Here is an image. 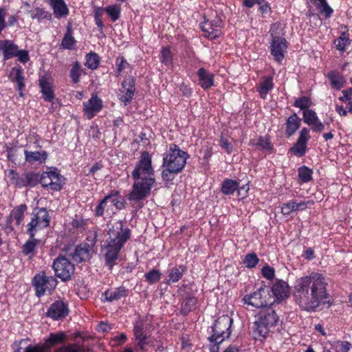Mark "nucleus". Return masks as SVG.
<instances>
[{"mask_svg":"<svg viewBox=\"0 0 352 352\" xmlns=\"http://www.w3.org/2000/svg\"><path fill=\"white\" fill-rule=\"evenodd\" d=\"M326 277L318 272L296 279L294 297L299 307L305 311H314L328 298Z\"/></svg>","mask_w":352,"mask_h":352,"instance_id":"nucleus-1","label":"nucleus"},{"mask_svg":"<svg viewBox=\"0 0 352 352\" xmlns=\"http://www.w3.org/2000/svg\"><path fill=\"white\" fill-rule=\"evenodd\" d=\"M134 183L127 195L133 207L142 208V201L147 198L155 184L152 158L148 152H143L131 173Z\"/></svg>","mask_w":352,"mask_h":352,"instance_id":"nucleus-2","label":"nucleus"},{"mask_svg":"<svg viewBox=\"0 0 352 352\" xmlns=\"http://www.w3.org/2000/svg\"><path fill=\"white\" fill-rule=\"evenodd\" d=\"M108 234L109 237L101 249V254L106 266L111 270L117 264L120 252L130 238L131 231L129 228H124L122 222H118L109 229Z\"/></svg>","mask_w":352,"mask_h":352,"instance_id":"nucleus-3","label":"nucleus"},{"mask_svg":"<svg viewBox=\"0 0 352 352\" xmlns=\"http://www.w3.org/2000/svg\"><path fill=\"white\" fill-rule=\"evenodd\" d=\"M67 338L66 333L62 331L52 333L43 343L28 344V340L21 339L12 344L14 352H50L51 348L63 343Z\"/></svg>","mask_w":352,"mask_h":352,"instance_id":"nucleus-4","label":"nucleus"},{"mask_svg":"<svg viewBox=\"0 0 352 352\" xmlns=\"http://www.w3.org/2000/svg\"><path fill=\"white\" fill-rule=\"evenodd\" d=\"M232 322V318L228 315H223L216 320L212 327L213 333L208 338L210 352H219V345L231 334Z\"/></svg>","mask_w":352,"mask_h":352,"instance_id":"nucleus-5","label":"nucleus"},{"mask_svg":"<svg viewBox=\"0 0 352 352\" xmlns=\"http://www.w3.org/2000/svg\"><path fill=\"white\" fill-rule=\"evenodd\" d=\"M279 322V318L275 311L268 307L259 313L257 320L253 324V333L256 338H264L269 333L270 329Z\"/></svg>","mask_w":352,"mask_h":352,"instance_id":"nucleus-6","label":"nucleus"},{"mask_svg":"<svg viewBox=\"0 0 352 352\" xmlns=\"http://www.w3.org/2000/svg\"><path fill=\"white\" fill-rule=\"evenodd\" d=\"M188 157L186 152L180 149L177 145L172 144L164 155L162 166L169 167L180 173L184 168Z\"/></svg>","mask_w":352,"mask_h":352,"instance_id":"nucleus-7","label":"nucleus"},{"mask_svg":"<svg viewBox=\"0 0 352 352\" xmlns=\"http://www.w3.org/2000/svg\"><path fill=\"white\" fill-rule=\"evenodd\" d=\"M50 217L45 208H36L32 214L30 222L28 224L27 234L34 238L36 234L50 226Z\"/></svg>","mask_w":352,"mask_h":352,"instance_id":"nucleus-8","label":"nucleus"},{"mask_svg":"<svg viewBox=\"0 0 352 352\" xmlns=\"http://www.w3.org/2000/svg\"><path fill=\"white\" fill-rule=\"evenodd\" d=\"M278 25L274 23L272 25L270 34L271 36L270 41V53L274 59L278 63H281L285 57L287 50L288 48V43L284 37L277 36L276 30Z\"/></svg>","mask_w":352,"mask_h":352,"instance_id":"nucleus-9","label":"nucleus"},{"mask_svg":"<svg viewBox=\"0 0 352 352\" xmlns=\"http://www.w3.org/2000/svg\"><path fill=\"white\" fill-rule=\"evenodd\" d=\"M272 296L270 294V288L267 286H261L256 291L250 294H246L243 298L244 304L259 309L271 305Z\"/></svg>","mask_w":352,"mask_h":352,"instance_id":"nucleus-10","label":"nucleus"},{"mask_svg":"<svg viewBox=\"0 0 352 352\" xmlns=\"http://www.w3.org/2000/svg\"><path fill=\"white\" fill-rule=\"evenodd\" d=\"M39 182L47 190L60 191L65 184V178L56 168H51L41 174Z\"/></svg>","mask_w":352,"mask_h":352,"instance_id":"nucleus-11","label":"nucleus"},{"mask_svg":"<svg viewBox=\"0 0 352 352\" xmlns=\"http://www.w3.org/2000/svg\"><path fill=\"white\" fill-rule=\"evenodd\" d=\"M150 335V324L146 320L139 318L134 322L133 336L138 349L145 350L146 346L149 343Z\"/></svg>","mask_w":352,"mask_h":352,"instance_id":"nucleus-12","label":"nucleus"},{"mask_svg":"<svg viewBox=\"0 0 352 352\" xmlns=\"http://www.w3.org/2000/svg\"><path fill=\"white\" fill-rule=\"evenodd\" d=\"M32 285L35 294L38 297L43 296L47 291H52L57 285L56 279L52 276H47L45 272L36 274L32 278Z\"/></svg>","mask_w":352,"mask_h":352,"instance_id":"nucleus-13","label":"nucleus"},{"mask_svg":"<svg viewBox=\"0 0 352 352\" xmlns=\"http://www.w3.org/2000/svg\"><path fill=\"white\" fill-rule=\"evenodd\" d=\"M52 267L55 275L63 281L69 280L75 271L74 265L63 256H59L54 261Z\"/></svg>","mask_w":352,"mask_h":352,"instance_id":"nucleus-14","label":"nucleus"},{"mask_svg":"<svg viewBox=\"0 0 352 352\" xmlns=\"http://www.w3.org/2000/svg\"><path fill=\"white\" fill-rule=\"evenodd\" d=\"M8 176L12 184H15L19 188L33 187L39 182L38 175L34 172L25 173L19 176L16 170L10 169Z\"/></svg>","mask_w":352,"mask_h":352,"instance_id":"nucleus-15","label":"nucleus"},{"mask_svg":"<svg viewBox=\"0 0 352 352\" xmlns=\"http://www.w3.org/2000/svg\"><path fill=\"white\" fill-rule=\"evenodd\" d=\"M134 92L135 80L133 78H127L122 82V87L120 89L119 100L126 106L131 102L134 96Z\"/></svg>","mask_w":352,"mask_h":352,"instance_id":"nucleus-16","label":"nucleus"},{"mask_svg":"<svg viewBox=\"0 0 352 352\" xmlns=\"http://www.w3.org/2000/svg\"><path fill=\"white\" fill-rule=\"evenodd\" d=\"M103 108V102L96 95H92L87 102H83V113L89 120L92 119Z\"/></svg>","mask_w":352,"mask_h":352,"instance_id":"nucleus-17","label":"nucleus"},{"mask_svg":"<svg viewBox=\"0 0 352 352\" xmlns=\"http://www.w3.org/2000/svg\"><path fill=\"white\" fill-rule=\"evenodd\" d=\"M68 313V305L62 300H56L50 305L46 314L54 320H60L66 317Z\"/></svg>","mask_w":352,"mask_h":352,"instance_id":"nucleus-18","label":"nucleus"},{"mask_svg":"<svg viewBox=\"0 0 352 352\" xmlns=\"http://www.w3.org/2000/svg\"><path fill=\"white\" fill-rule=\"evenodd\" d=\"M93 245L87 243H80L77 245L72 253L69 256L73 261L76 263H81L87 261L91 257Z\"/></svg>","mask_w":352,"mask_h":352,"instance_id":"nucleus-19","label":"nucleus"},{"mask_svg":"<svg viewBox=\"0 0 352 352\" xmlns=\"http://www.w3.org/2000/svg\"><path fill=\"white\" fill-rule=\"evenodd\" d=\"M8 78L11 82L16 84V89L19 92V95L20 97H23V91L25 84L23 69L21 66L16 65L12 67L8 74Z\"/></svg>","mask_w":352,"mask_h":352,"instance_id":"nucleus-20","label":"nucleus"},{"mask_svg":"<svg viewBox=\"0 0 352 352\" xmlns=\"http://www.w3.org/2000/svg\"><path fill=\"white\" fill-rule=\"evenodd\" d=\"M38 85L42 93V98L45 101L52 102L55 98L52 79L47 76H40Z\"/></svg>","mask_w":352,"mask_h":352,"instance_id":"nucleus-21","label":"nucleus"},{"mask_svg":"<svg viewBox=\"0 0 352 352\" xmlns=\"http://www.w3.org/2000/svg\"><path fill=\"white\" fill-rule=\"evenodd\" d=\"M0 50L3 53V59L6 60L16 56L19 47L11 40H2L0 41Z\"/></svg>","mask_w":352,"mask_h":352,"instance_id":"nucleus-22","label":"nucleus"},{"mask_svg":"<svg viewBox=\"0 0 352 352\" xmlns=\"http://www.w3.org/2000/svg\"><path fill=\"white\" fill-rule=\"evenodd\" d=\"M26 210L27 206L25 204H21L13 209L7 219V228H11V223L14 221L16 226H19L23 220Z\"/></svg>","mask_w":352,"mask_h":352,"instance_id":"nucleus-23","label":"nucleus"},{"mask_svg":"<svg viewBox=\"0 0 352 352\" xmlns=\"http://www.w3.org/2000/svg\"><path fill=\"white\" fill-rule=\"evenodd\" d=\"M24 155L25 162L31 164H44L48 157V154L45 151H30L25 150Z\"/></svg>","mask_w":352,"mask_h":352,"instance_id":"nucleus-24","label":"nucleus"},{"mask_svg":"<svg viewBox=\"0 0 352 352\" xmlns=\"http://www.w3.org/2000/svg\"><path fill=\"white\" fill-rule=\"evenodd\" d=\"M199 85L204 89H208L214 85V74L204 67L197 71Z\"/></svg>","mask_w":352,"mask_h":352,"instance_id":"nucleus-25","label":"nucleus"},{"mask_svg":"<svg viewBox=\"0 0 352 352\" xmlns=\"http://www.w3.org/2000/svg\"><path fill=\"white\" fill-rule=\"evenodd\" d=\"M119 194L120 192L118 190H111L109 194L106 195L102 200H100V201L93 210L95 217H102L104 214V212H107L109 210L107 203L110 201L111 198L114 197H118Z\"/></svg>","mask_w":352,"mask_h":352,"instance_id":"nucleus-26","label":"nucleus"},{"mask_svg":"<svg viewBox=\"0 0 352 352\" xmlns=\"http://www.w3.org/2000/svg\"><path fill=\"white\" fill-rule=\"evenodd\" d=\"M277 300H283L289 296V285L283 280H278L270 289Z\"/></svg>","mask_w":352,"mask_h":352,"instance_id":"nucleus-27","label":"nucleus"},{"mask_svg":"<svg viewBox=\"0 0 352 352\" xmlns=\"http://www.w3.org/2000/svg\"><path fill=\"white\" fill-rule=\"evenodd\" d=\"M128 290L124 287H120L113 289L105 291L102 297L108 302L118 300L126 296Z\"/></svg>","mask_w":352,"mask_h":352,"instance_id":"nucleus-28","label":"nucleus"},{"mask_svg":"<svg viewBox=\"0 0 352 352\" xmlns=\"http://www.w3.org/2000/svg\"><path fill=\"white\" fill-rule=\"evenodd\" d=\"M273 79L272 76H265L262 77L261 83L257 87V91L262 99H265L268 93L274 89V84Z\"/></svg>","mask_w":352,"mask_h":352,"instance_id":"nucleus-29","label":"nucleus"},{"mask_svg":"<svg viewBox=\"0 0 352 352\" xmlns=\"http://www.w3.org/2000/svg\"><path fill=\"white\" fill-rule=\"evenodd\" d=\"M56 18L65 17L69 14V9L64 0H47Z\"/></svg>","mask_w":352,"mask_h":352,"instance_id":"nucleus-30","label":"nucleus"},{"mask_svg":"<svg viewBox=\"0 0 352 352\" xmlns=\"http://www.w3.org/2000/svg\"><path fill=\"white\" fill-rule=\"evenodd\" d=\"M197 303V298L192 294H188L181 304L180 312L183 316L188 315L195 309Z\"/></svg>","mask_w":352,"mask_h":352,"instance_id":"nucleus-31","label":"nucleus"},{"mask_svg":"<svg viewBox=\"0 0 352 352\" xmlns=\"http://www.w3.org/2000/svg\"><path fill=\"white\" fill-rule=\"evenodd\" d=\"M301 124V120L296 113L291 115L286 121V134L289 136L293 135L299 129Z\"/></svg>","mask_w":352,"mask_h":352,"instance_id":"nucleus-32","label":"nucleus"},{"mask_svg":"<svg viewBox=\"0 0 352 352\" xmlns=\"http://www.w3.org/2000/svg\"><path fill=\"white\" fill-rule=\"evenodd\" d=\"M201 30L204 33V36L210 39H214L219 38L221 34V31L219 28H214L209 23L208 20H205L200 25Z\"/></svg>","mask_w":352,"mask_h":352,"instance_id":"nucleus-33","label":"nucleus"},{"mask_svg":"<svg viewBox=\"0 0 352 352\" xmlns=\"http://www.w3.org/2000/svg\"><path fill=\"white\" fill-rule=\"evenodd\" d=\"M186 271V267L181 265L175 266L168 270V284L175 283L178 282L183 276L184 273Z\"/></svg>","mask_w":352,"mask_h":352,"instance_id":"nucleus-34","label":"nucleus"},{"mask_svg":"<svg viewBox=\"0 0 352 352\" xmlns=\"http://www.w3.org/2000/svg\"><path fill=\"white\" fill-rule=\"evenodd\" d=\"M333 44L338 51L344 52L351 44L349 34L347 31L342 32L338 38L334 40Z\"/></svg>","mask_w":352,"mask_h":352,"instance_id":"nucleus-35","label":"nucleus"},{"mask_svg":"<svg viewBox=\"0 0 352 352\" xmlns=\"http://www.w3.org/2000/svg\"><path fill=\"white\" fill-rule=\"evenodd\" d=\"M85 74L86 72L79 62L76 61L72 64V68L69 71V76L74 84L78 83L80 80L81 75Z\"/></svg>","mask_w":352,"mask_h":352,"instance_id":"nucleus-36","label":"nucleus"},{"mask_svg":"<svg viewBox=\"0 0 352 352\" xmlns=\"http://www.w3.org/2000/svg\"><path fill=\"white\" fill-rule=\"evenodd\" d=\"M315 5L320 14L324 15L326 19L331 16L333 10L328 4L327 0H310Z\"/></svg>","mask_w":352,"mask_h":352,"instance_id":"nucleus-37","label":"nucleus"},{"mask_svg":"<svg viewBox=\"0 0 352 352\" xmlns=\"http://www.w3.org/2000/svg\"><path fill=\"white\" fill-rule=\"evenodd\" d=\"M239 188V183L231 179H225L221 184V191L225 195H232Z\"/></svg>","mask_w":352,"mask_h":352,"instance_id":"nucleus-38","label":"nucleus"},{"mask_svg":"<svg viewBox=\"0 0 352 352\" xmlns=\"http://www.w3.org/2000/svg\"><path fill=\"white\" fill-rule=\"evenodd\" d=\"M76 44V41L72 35L71 26L67 28V32L62 40L60 47L65 50H73Z\"/></svg>","mask_w":352,"mask_h":352,"instance_id":"nucleus-39","label":"nucleus"},{"mask_svg":"<svg viewBox=\"0 0 352 352\" xmlns=\"http://www.w3.org/2000/svg\"><path fill=\"white\" fill-rule=\"evenodd\" d=\"M327 76L333 89L339 90L343 87L344 80L342 76L339 72L331 71L328 73Z\"/></svg>","mask_w":352,"mask_h":352,"instance_id":"nucleus-40","label":"nucleus"},{"mask_svg":"<svg viewBox=\"0 0 352 352\" xmlns=\"http://www.w3.org/2000/svg\"><path fill=\"white\" fill-rule=\"evenodd\" d=\"M160 60L161 63L167 67L168 69H173L174 67L173 54L168 47H163L162 48Z\"/></svg>","mask_w":352,"mask_h":352,"instance_id":"nucleus-41","label":"nucleus"},{"mask_svg":"<svg viewBox=\"0 0 352 352\" xmlns=\"http://www.w3.org/2000/svg\"><path fill=\"white\" fill-rule=\"evenodd\" d=\"M89 349L84 344L70 343L63 345L56 350V352H88Z\"/></svg>","mask_w":352,"mask_h":352,"instance_id":"nucleus-42","label":"nucleus"},{"mask_svg":"<svg viewBox=\"0 0 352 352\" xmlns=\"http://www.w3.org/2000/svg\"><path fill=\"white\" fill-rule=\"evenodd\" d=\"M251 144L262 151L272 149L270 140L267 136H260L257 140H252Z\"/></svg>","mask_w":352,"mask_h":352,"instance_id":"nucleus-43","label":"nucleus"},{"mask_svg":"<svg viewBox=\"0 0 352 352\" xmlns=\"http://www.w3.org/2000/svg\"><path fill=\"white\" fill-rule=\"evenodd\" d=\"M313 170L306 166L298 168V175L301 183H308L313 179Z\"/></svg>","mask_w":352,"mask_h":352,"instance_id":"nucleus-44","label":"nucleus"},{"mask_svg":"<svg viewBox=\"0 0 352 352\" xmlns=\"http://www.w3.org/2000/svg\"><path fill=\"white\" fill-rule=\"evenodd\" d=\"M104 12L113 22L118 20L121 15V7L119 4H113L104 7Z\"/></svg>","mask_w":352,"mask_h":352,"instance_id":"nucleus-45","label":"nucleus"},{"mask_svg":"<svg viewBox=\"0 0 352 352\" xmlns=\"http://www.w3.org/2000/svg\"><path fill=\"white\" fill-rule=\"evenodd\" d=\"M100 56L95 52H90L85 56V65L92 70L96 69L100 63Z\"/></svg>","mask_w":352,"mask_h":352,"instance_id":"nucleus-46","label":"nucleus"},{"mask_svg":"<svg viewBox=\"0 0 352 352\" xmlns=\"http://www.w3.org/2000/svg\"><path fill=\"white\" fill-rule=\"evenodd\" d=\"M38 240L34 238H30L22 246V252L25 256L32 258L34 255L35 248L38 243Z\"/></svg>","mask_w":352,"mask_h":352,"instance_id":"nucleus-47","label":"nucleus"},{"mask_svg":"<svg viewBox=\"0 0 352 352\" xmlns=\"http://www.w3.org/2000/svg\"><path fill=\"white\" fill-rule=\"evenodd\" d=\"M30 13L32 19H36L38 21H41L44 19L47 20H50L52 19V14L43 8H36L34 10H31Z\"/></svg>","mask_w":352,"mask_h":352,"instance_id":"nucleus-48","label":"nucleus"},{"mask_svg":"<svg viewBox=\"0 0 352 352\" xmlns=\"http://www.w3.org/2000/svg\"><path fill=\"white\" fill-rule=\"evenodd\" d=\"M342 96L339 100L346 104L349 112L352 113V87L342 91Z\"/></svg>","mask_w":352,"mask_h":352,"instance_id":"nucleus-49","label":"nucleus"},{"mask_svg":"<svg viewBox=\"0 0 352 352\" xmlns=\"http://www.w3.org/2000/svg\"><path fill=\"white\" fill-rule=\"evenodd\" d=\"M162 273L160 270L153 269L144 274L145 280L149 284H153L159 281L161 278Z\"/></svg>","mask_w":352,"mask_h":352,"instance_id":"nucleus-50","label":"nucleus"},{"mask_svg":"<svg viewBox=\"0 0 352 352\" xmlns=\"http://www.w3.org/2000/svg\"><path fill=\"white\" fill-rule=\"evenodd\" d=\"M259 258L255 253H250L245 255L243 263L248 268H253L258 263Z\"/></svg>","mask_w":352,"mask_h":352,"instance_id":"nucleus-51","label":"nucleus"},{"mask_svg":"<svg viewBox=\"0 0 352 352\" xmlns=\"http://www.w3.org/2000/svg\"><path fill=\"white\" fill-rule=\"evenodd\" d=\"M297 211V201L291 200L283 204L281 206V213L283 215H289L292 212Z\"/></svg>","mask_w":352,"mask_h":352,"instance_id":"nucleus-52","label":"nucleus"},{"mask_svg":"<svg viewBox=\"0 0 352 352\" xmlns=\"http://www.w3.org/2000/svg\"><path fill=\"white\" fill-rule=\"evenodd\" d=\"M311 104L312 102L309 97L302 96L295 100L294 106L302 110H307L309 109Z\"/></svg>","mask_w":352,"mask_h":352,"instance_id":"nucleus-53","label":"nucleus"},{"mask_svg":"<svg viewBox=\"0 0 352 352\" xmlns=\"http://www.w3.org/2000/svg\"><path fill=\"white\" fill-rule=\"evenodd\" d=\"M307 144L297 141L294 146L291 148V151L298 157H302L306 153Z\"/></svg>","mask_w":352,"mask_h":352,"instance_id":"nucleus-54","label":"nucleus"},{"mask_svg":"<svg viewBox=\"0 0 352 352\" xmlns=\"http://www.w3.org/2000/svg\"><path fill=\"white\" fill-rule=\"evenodd\" d=\"M303 120L307 125L312 124L313 122L317 121L318 118L316 113L311 109H307L303 111Z\"/></svg>","mask_w":352,"mask_h":352,"instance_id":"nucleus-55","label":"nucleus"},{"mask_svg":"<svg viewBox=\"0 0 352 352\" xmlns=\"http://www.w3.org/2000/svg\"><path fill=\"white\" fill-rule=\"evenodd\" d=\"M352 344L348 341H338L334 344L335 352H349Z\"/></svg>","mask_w":352,"mask_h":352,"instance_id":"nucleus-56","label":"nucleus"},{"mask_svg":"<svg viewBox=\"0 0 352 352\" xmlns=\"http://www.w3.org/2000/svg\"><path fill=\"white\" fill-rule=\"evenodd\" d=\"M117 75L119 76L125 69L130 67V64L123 56H120L116 59Z\"/></svg>","mask_w":352,"mask_h":352,"instance_id":"nucleus-57","label":"nucleus"},{"mask_svg":"<svg viewBox=\"0 0 352 352\" xmlns=\"http://www.w3.org/2000/svg\"><path fill=\"white\" fill-rule=\"evenodd\" d=\"M219 146L228 154H230L233 151L232 144L224 136H221L219 140Z\"/></svg>","mask_w":352,"mask_h":352,"instance_id":"nucleus-58","label":"nucleus"},{"mask_svg":"<svg viewBox=\"0 0 352 352\" xmlns=\"http://www.w3.org/2000/svg\"><path fill=\"white\" fill-rule=\"evenodd\" d=\"M164 169L162 172V177L164 181L170 182L174 179V177L178 173L172 170L169 167H164Z\"/></svg>","mask_w":352,"mask_h":352,"instance_id":"nucleus-59","label":"nucleus"},{"mask_svg":"<svg viewBox=\"0 0 352 352\" xmlns=\"http://www.w3.org/2000/svg\"><path fill=\"white\" fill-rule=\"evenodd\" d=\"M15 57H17L18 60L23 64L26 63L30 60L29 52L28 51L25 50L19 49L18 52L16 54Z\"/></svg>","mask_w":352,"mask_h":352,"instance_id":"nucleus-60","label":"nucleus"},{"mask_svg":"<svg viewBox=\"0 0 352 352\" xmlns=\"http://www.w3.org/2000/svg\"><path fill=\"white\" fill-rule=\"evenodd\" d=\"M310 139V135H309V129L304 127L302 128L299 133V137L297 140V141H299L300 142H303L305 144H307L308 141Z\"/></svg>","mask_w":352,"mask_h":352,"instance_id":"nucleus-61","label":"nucleus"},{"mask_svg":"<svg viewBox=\"0 0 352 352\" xmlns=\"http://www.w3.org/2000/svg\"><path fill=\"white\" fill-rule=\"evenodd\" d=\"M256 4L258 5L259 10L263 14H267L271 11L270 3L265 0H257Z\"/></svg>","mask_w":352,"mask_h":352,"instance_id":"nucleus-62","label":"nucleus"},{"mask_svg":"<svg viewBox=\"0 0 352 352\" xmlns=\"http://www.w3.org/2000/svg\"><path fill=\"white\" fill-rule=\"evenodd\" d=\"M262 275L268 280L273 279L275 276L274 268L269 265L263 267L262 269Z\"/></svg>","mask_w":352,"mask_h":352,"instance_id":"nucleus-63","label":"nucleus"},{"mask_svg":"<svg viewBox=\"0 0 352 352\" xmlns=\"http://www.w3.org/2000/svg\"><path fill=\"white\" fill-rule=\"evenodd\" d=\"M127 340V336L124 333H122L120 335L116 336L112 339L113 346H120L123 344Z\"/></svg>","mask_w":352,"mask_h":352,"instance_id":"nucleus-64","label":"nucleus"}]
</instances>
